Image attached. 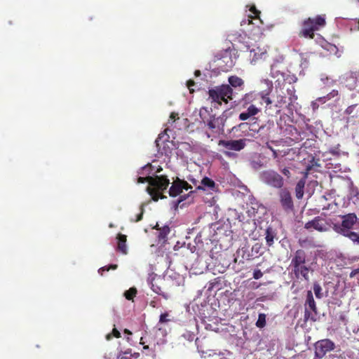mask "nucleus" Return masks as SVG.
<instances>
[{"label":"nucleus","instance_id":"4","mask_svg":"<svg viewBox=\"0 0 359 359\" xmlns=\"http://www.w3.org/2000/svg\"><path fill=\"white\" fill-rule=\"evenodd\" d=\"M208 95L212 102L222 105V102L228 104L233 99V90L228 84H222L209 89Z\"/></svg>","mask_w":359,"mask_h":359},{"label":"nucleus","instance_id":"14","mask_svg":"<svg viewBox=\"0 0 359 359\" xmlns=\"http://www.w3.org/2000/svg\"><path fill=\"white\" fill-rule=\"evenodd\" d=\"M359 80L358 72H351L345 79L346 86L350 90L355 89Z\"/></svg>","mask_w":359,"mask_h":359},{"label":"nucleus","instance_id":"27","mask_svg":"<svg viewBox=\"0 0 359 359\" xmlns=\"http://www.w3.org/2000/svg\"><path fill=\"white\" fill-rule=\"evenodd\" d=\"M266 325V315L264 313H259L258 320L256 322V326L259 328H263Z\"/></svg>","mask_w":359,"mask_h":359},{"label":"nucleus","instance_id":"58","mask_svg":"<svg viewBox=\"0 0 359 359\" xmlns=\"http://www.w3.org/2000/svg\"><path fill=\"white\" fill-rule=\"evenodd\" d=\"M153 303H154V302H151V305H152V306H153V307H155V305H154V304H153Z\"/></svg>","mask_w":359,"mask_h":359},{"label":"nucleus","instance_id":"54","mask_svg":"<svg viewBox=\"0 0 359 359\" xmlns=\"http://www.w3.org/2000/svg\"><path fill=\"white\" fill-rule=\"evenodd\" d=\"M195 75H196V76H197L201 75V72H200L199 70H196V71L195 72Z\"/></svg>","mask_w":359,"mask_h":359},{"label":"nucleus","instance_id":"5","mask_svg":"<svg viewBox=\"0 0 359 359\" xmlns=\"http://www.w3.org/2000/svg\"><path fill=\"white\" fill-rule=\"evenodd\" d=\"M260 180L267 186L280 189L285 184L284 178L273 170H266L262 171L259 175Z\"/></svg>","mask_w":359,"mask_h":359},{"label":"nucleus","instance_id":"59","mask_svg":"<svg viewBox=\"0 0 359 359\" xmlns=\"http://www.w3.org/2000/svg\"><path fill=\"white\" fill-rule=\"evenodd\" d=\"M153 303H154V302H151V305H152V306H153V307H155V305H154V304H153Z\"/></svg>","mask_w":359,"mask_h":359},{"label":"nucleus","instance_id":"18","mask_svg":"<svg viewBox=\"0 0 359 359\" xmlns=\"http://www.w3.org/2000/svg\"><path fill=\"white\" fill-rule=\"evenodd\" d=\"M182 187L181 180L177 178L172 182V186L169 189L170 196L172 197H175L180 194L182 192Z\"/></svg>","mask_w":359,"mask_h":359},{"label":"nucleus","instance_id":"16","mask_svg":"<svg viewBox=\"0 0 359 359\" xmlns=\"http://www.w3.org/2000/svg\"><path fill=\"white\" fill-rule=\"evenodd\" d=\"M117 250L123 255H126L128 253L126 245L127 236L124 234L118 233L117 236Z\"/></svg>","mask_w":359,"mask_h":359},{"label":"nucleus","instance_id":"24","mask_svg":"<svg viewBox=\"0 0 359 359\" xmlns=\"http://www.w3.org/2000/svg\"><path fill=\"white\" fill-rule=\"evenodd\" d=\"M342 236L348 238L353 243L359 244V233L349 231L347 233L342 234Z\"/></svg>","mask_w":359,"mask_h":359},{"label":"nucleus","instance_id":"44","mask_svg":"<svg viewBox=\"0 0 359 359\" xmlns=\"http://www.w3.org/2000/svg\"><path fill=\"white\" fill-rule=\"evenodd\" d=\"M262 248V245L259 243H255L252 248V252H255L256 254L259 252L260 249Z\"/></svg>","mask_w":359,"mask_h":359},{"label":"nucleus","instance_id":"32","mask_svg":"<svg viewBox=\"0 0 359 359\" xmlns=\"http://www.w3.org/2000/svg\"><path fill=\"white\" fill-rule=\"evenodd\" d=\"M113 337H115L116 338L121 337V333L116 328H114L112 330L111 333H109L106 335V339L110 340L112 339Z\"/></svg>","mask_w":359,"mask_h":359},{"label":"nucleus","instance_id":"49","mask_svg":"<svg viewBox=\"0 0 359 359\" xmlns=\"http://www.w3.org/2000/svg\"><path fill=\"white\" fill-rule=\"evenodd\" d=\"M358 273H359V268H358V269H356L353 270V271L351 272V273H350L349 276H350V278H353V277H354L356 274H358Z\"/></svg>","mask_w":359,"mask_h":359},{"label":"nucleus","instance_id":"21","mask_svg":"<svg viewBox=\"0 0 359 359\" xmlns=\"http://www.w3.org/2000/svg\"><path fill=\"white\" fill-rule=\"evenodd\" d=\"M265 235H266L265 239H266L267 245L269 247L272 246L274 243V238L276 236V233L275 230H273L272 227L269 226L266 229Z\"/></svg>","mask_w":359,"mask_h":359},{"label":"nucleus","instance_id":"48","mask_svg":"<svg viewBox=\"0 0 359 359\" xmlns=\"http://www.w3.org/2000/svg\"><path fill=\"white\" fill-rule=\"evenodd\" d=\"M187 87L189 88V89L190 92H191H191H193V91H194V90L191 89V86H194L195 85V82H194V81L191 80V79H190V80H189V81H187Z\"/></svg>","mask_w":359,"mask_h":359},{"label":"nucleus","instance_id":"33","mask_svg":"<svg viewBox=\"0 0 359 359\" xmlns=\"http://www.w3.org/2000/svg\"><path fill=\"white\" fill-rule=\"evenodd\" d=\"M118 267L117 264H110L109 266H104L102 268H100L98 271L99 273H100L102 276L103 275V271H109L110 269L115 270Z\"/></svg>","mask_w":359,"mask_h":359},{"label":"nucleus","instance_id":"50","mask_svg":"<svg viewBox=\"0 0 359 359\" xmlns=\"http://www.w3.org/2000/svg\"><path fill=\"white\" fill-rule=\"evenodd\" d=\"M177 116H178V114H176V113H175V112H172V113L170 114V118L171 119H172V120H174V121H175L176 118H178Z\"/></svg>","mask_w":359,"mask_h":359},{"label":"nucleus","instance_id":"23","mask_svg":"<svg viewBox=\"0 0 359 359\" xmlns=\"http://www.w3.org/2000/svg\"><path fill=\"white\" fill-rule=\"evenodd\" d=\"M170 231V227L167 225L163 226L161 229H159V233L158 235V241H165L167 238L168 235Z\"/></svg>","mask_w":359,"mask_h":359},{"label":"nucleus","instance_id":"12","mask_svg":"<svg viewBox=\"0 0 359 359\" xmlns=\"http://www.w3.org/2000/svg\"><path fill=\"white\" fill-rule=\"evenodd\" d=\"M304 228L306 229H314L320 232L326 231L327 230L325 220L319 216L316 217L313 219L306 222Z\"/></svg>","mask_w":359,"mask_h":359},{"label":"nucleus","instance_id":"25","mask_svg":"<svg viewBox=\"0 0 359 359\" xmlns=\"http://www.w3.org/2000/svg\"><path fill=\"white\" fill-rule=\"evenodd\" d=\"M137 290L135 287H130L129 290L124 292V296L128 300H133L134 297L137 294Z\"/></svg>","mask_w":359,"mask_h":359},{"label":"nucleus","instance_id":"36","mask_svg":"<svg viewBox=\"0 0 359 359\" xmlns=\"http://www.w3.org/2000/svg\"><path fill=\"white\" fill-rule=\"evenodd\" d=\"M250 11L253 14V18H259L260 11H258L255 6H252L250 8Z\"/></svg>","mask_w":359,"mask_h":359},{"label":"nucleus","instance_id":"51","mask_svg":"<svg viewBox=\"0 0 359 359\" xmlns=\"http://www.w3.org/2000/svg\"><path fill=\"white\" fill-rule=\"evenodd\" d=\"M275 68H276V65H271V76H274V74H275V73H274Z\"/></svg>","mask_w":359,"mask_h":359},{"label":"nucleus","instance_id":"57","mask_svg":"<svg viewBox=\"0 0 359 359\" xmlns=\"http://www.w3.org/2000/svg\"><path fill=\"white\" fill-rule=\"evenodd\" d=\"M153 303H154V302H151V305H152V306H153V307H155V305H154V304H153Z\"/></svg>","mask_w":359,"mask_h":359},{"label":"nucleus","instance_id":"56","mask_svg":"<svg viewBox=\"0 0 359 359\" xmlns=\"http://www.w3.org/2000/svg\"><path fill=\"white\" fill-rule=\"evenodd\" d=\"M162 170V168L161 167H159L157 170H156V172H160Z\"/></svg>","mask_w":359,"mask_h":359},{"label":"nucleus","instance_id":"29","mask_svg":"<svg viewBox=\"0 0 359 359\" xmlns=\"http://www.w3.org/2000/svg\"><path fill=\"white\" fill-rule=\"evenodd\" d=\"M358 195H359V191H358V188L351 185L350 187L349 195H348L349 199H353L354 198H358Z\"/></svg>","mask_w":359,"mask_h":359},{"label":"nucleus","instance_id":"39","mask_svg":"<svg viewBox=\"0 0 359 359\" xmlns=\"http://www.w3.org/2000/svg\"><path fill=\"white\" fill-rule=\"evenodd\" d=\"M250 117H251V116H250V114H249L248 113H247V111H243V112H242V113H241V114H239V116H238V118H239V119H240L241 121H246V120H248V118H250Z\"/></svg>","mask_w":359,"mask_h":359},{"label":"nucleus","instance_id":"6","mask_svg":"<svg viewBox=\"0 0 359 359\" xmlns=\"http://www.w3.org/2000/svg\"><path fill=\"white\" fill-rule=\"evenodd\" d=\"M318 316V309L314 300L313 293L311 290L306 292V299L304 304V320L305 322L309 320L315 322Z\"/></svg>","mask_w":359,"mask_h":359},{"label":"nucleus","instance_id":"2","mask_svg":"<svg viewBox=\"0 0 359 359\" xmlns=\"http://www.w3.org/2000/svg\"><path fill=\"white\" fill-rule=\"evenodd\" d=\"M137 182L140 184L145 182L149 183V186L147 187V191L151 196L153 201H158L159 198L163 199L166 198V196L161 193L165 190L170 184V181L166 176L156 175L155 177H139L137 178Z\"/></svg>","mask_w":359,"mask_h":359},{"label":"nucleus","instance_id":"13","mask_svg":"<svg viewBox=\"0 0 359 359\" xmlns=\"http://www.w3.org/2000/svg\"><path fill=\"white\" fill-rule=\"evenodd\" d=\"M259 95L260 93H257L256 91H250L243 95L241 100V103L243 107H246L249 104H252L255 100H258L259 98Z\"/></svg>","mask_w":359,"mask_h":359},{"label":"nucleus","instance_id":"28","mask_svg":"<svg viewBox=\"0 0 359 359\" xmlns=\"http://www.w3.org/2000/svg\"><path fill=\"white\" fill-rule=\"evenodd\" d=\"M273 102H275V107L280 108L286 102L285 97L282 95H278L276 96V100H274Z\"/></svg>","mask_w":359,"mask_h":359},{"label":"nucleus","instance_id":"9","mask_svg":"<svg viewBox=\"0 0 359 359\" xmlns=\"http://www.w3.org/2000/svg\"><path fill=\"white\" fill-rule=\"evenodd\" d=\"M278 196L280 205L285 212H290L294 209L293 200L288 189L282 188L279 189Z\"/></svg>","mask_w":359,"mask_h":359},{"label":"nucleus","instance_id":"53","mask_svg":"<svg viewBox=\"0 0 359 359\" xmlns=\"http://www.w3.org/2000/svg\"><path fill=\"white\" fill-rule=\"evenodd\" d=\"M124 332L128 334H132V332L128 329H125Z\"/></svg>","mask_w":359,"mask_h":359},{"label":"nucleus","instance_id":"34","mask_svg":"<svg viewBox=\"0 0 359 359\" xmlns=\"http://www.w3.org/2000/svg\"><path fill=\"white\" fill-rule=\"evenodd\" d=\"M144 212V205L142 204L140 208V213H138L136 215V218L134 219H132V221L135 222L141 221L142 219Z\"/></svg>","mask_w":359,"mask_h":359},{"label":"nucleus","instance_id":"46","mask_svg":"<svg viewBox=\"0 0 359 359\" xmlns=\"http://www.w3.org/2000/svg\"><path fill=\"white\" fill-rule=\"evenodd\" d=\"M181 185H182V190L183 189H185V190H189V189H191V187L190 184H188L187 182L184 181V180H181Z\"/></svg>","mask_w":359,"mask_h":359},{"label":"nucleus","instance_id":"8","mask_svg":"<svg viewBox=\"0 0 359 359\" xmlns=\"http://www.w3.org/2000/svg\"><path fill=\"white\" fill-rule=\"evenodd\" d=\"M334 348L335 344L332 340L329 339L319 340L314 344L315 358L321 359L327 353L333 351Z\"/></svg>","mask_w":359,"mask_h":359},{"label":"nucleus","instance_id":"38","mask_svg":"<svg viewBox=\"0 0 359 359\" xmlns=\"http://www.w3.org/2000/svg\"><path fill=\"white\" fill-rule=\"evenodd\" d=\"M168 313H162L159 318V323H165L170 321V319L168 318Z\"/></svg>","mask_w":359,"mask_h":359},{"label":"nucleus","instance_id":"45","mask_svg":"<svg viewBox=\"0 0 359 359\" xmlns=\"http://www.w3.org/2000/svg\"><path fill=\"white\" fill-rule=\"evenodd\" d=\"M151 290L156 292V294H161L163 295L164 297H165V296L163 294L161 293V289L160 287L158 286H156L154 285V284H151Z\"/></svg>","mask_w":359,"mask_h":359},{"label":"nucleus","instance_id":"17","mask_svg":"<svg viewBox=\"0 0 359 359\" xmlns=\"http://www.w3.org/2000/svg\"><path fill=\"white\" fill-rule=\"evenodd\" d=\"M212 109H208V107H201L199 111V116L201 119V121L205 125L211 118L214 116L215 114H212Z\"/></svg>","mask_w":359,"mask_h":359},{"label":"nucleus","instance_id":"1","mask_svg":"<svg viewBox=\"0 0 359 359\" xmlns=\"http://www.w3.org/2000/svg\"><path fill=\"white\" fill-rule=\"evenodd\" d=\"M290 267L291 268L290 275L296 280L302 278L309 281V272L313 271L311 266L306 264V254L302 249L297 250L292 255Z\"/></svg>","mask_w":359,"mask_h":359},{"label":"nucleus","instance_id":"19","mask_svg":"<svg viewBox=\"0 0 359 359\" xmlns=\"http://www.w3.org/2000/svg\"><path fill=\"white\" fill-rule=\"evenodd\" d=\"M268 86H269L268 89L266 90L260 92V95H259V97H261L264 100V102L266 103V107L273 103V101L271 100V98L269 96L272 90L273 85L271 83H268Z\"/></svg>","mask_w":359,"mask_h":359},{"label":"nucleus","instance_id":"30","mask_svg":"<svg viewBox=\"0 0 359 359\" xmlns=\"http://www.w3.org/2000/svg\"><path fill=\"white\" fill-rule=\"evenodd\" d=\"M259 111L260 110L254 104H250L246 110L247 113H248L251 117L257 115Z\"/></svg>","mask_w":359,"mask_h":359},{"label":"nucleus","instance_id":"22","mask_svg":"<svg viewBox=\"0 0 359 359\" xmlns=\"http://www.w3.org/2000/svg\"><path fill=\"white\" fill-rule=\"evenodd\" d=\"M306 182L304 180H299L295 187V196L298 199L302 198L304 194Z\"/></svg>","mask_w":359,"mask_h":359},{"label":"nucleus","instance_id":"37","mask_svg":"<svg viewBox=\"0 0 359 359\" xmlns=\"http://www.w3.org/2000/svg\"><path fill=\"white\" fill-rule=\"evenodd\" d=\"M311 165H308L306 167L305 171L302 172L303 174V177L300 180H304V182H306V180L308 178L309 173V171L311 170Z\"/></svg>","mask_w":359,"mask_h":359},{"label":"nucleus","instance_id":"26","mask_svg":"<svg viewBox=\"0 0 359 359\" xmlns=\"http://www.w3.org/2000/svg\"><path fill=\"white\" fill-rule=\"evenodd\" d=\"M313 292H314V294L316 297V298L318 299H321L323 295V292H322V287L320 285L319 283H318L317 282H315L313 283Z\"/></svg>","mask_w":359,"mask_h":359},{"label":"nucleus","instance_id":"52","mask_svg":"<svg viewBox=\"0 0 359 359\" xmlns=\"http://www.w3.org/2000/svg\"><path fill=\"white\" fill-rule=\"evenodd\" d=\"M296 81H297V78H296L295 76H293L291 78V80L290 81V83H291V82H295Z\"/></svg>","mask_w":359,"mask_h":359},{"label":"nucleus","instance_id":"7","mask_svg":"<svg viewBox=\"0 0 359 359\" xmlns=\"http://www.w3.org/2000/svg\"><path fill=\"white\" fill-rule=\"evenodd\" d=\"M341 223L340 226L335 225V231L341 235L347 233L353 228V226L358 221V218L355 213H348L340 216Z\"/></svg>","mask_w":359,"mask_h":359},{"label":"nucleus","instance_id":"55","mask_svg":"<svg viewBox=\"0 0 359 359\" xmlns=\"http://www.w3.org/2000/svg\"><path fill=\"white\" fill-rule=\"evenodd\" d=\"M154 229L159 231V229H161V228L159 227V225L158 224H156V226L154 227Z\"/></svg>","mask_w":359,"mask_h":359},{"label":"nucleus","instance_id":"11","mask_svg":"<svg viewBox=\"0 0 359 359\" xmlns=\"http://www.w3.org/2000/svg\"><path fill=\"white\" fill-rule=\"evenodd\" d=\"M225 118L224 116H214L210 120L205 126L215 133H221L224 132Z\"/></svg>","mask_w":359,"mask_h":359},{"label":"nucleus","instance_id":"15","mask_svg":"<svg viewBox=\"0 0 359 359\" xmlns=\"http://www.w3.org/2000/svg\"><path fill=\"white\" fill-rule=\"evenodd\" d=\"M228 81L229 83L228 85L230 86L232 89L233 88L235 89H238V90H243L244 88L245 82L241 78L238 77V76H230L228 78Z\"/></svg>","mask_w":359,"mask_h":359},{"label":"nucleus","instance_id":"41","mask_svg":"<svg viewBox=\"0 0 359 359\" xmlns=\"http://www.w3.org/2000/svg\"><path fill=\"white\" fill-rule=\"evenodd\" d=\"M263 276V273L259 269H255L253 272V278L256 280L261 278Z\"/></svg>","mask_w":359,"mask_h":359},{"label":"nucleus","instance_id":"40","mask_svg":"<svg viewBox=\"0 0 359 359\" xmlns=\"http://www.w3.org/2000/svg\"><path fill=\"white\" fill-rule=\"evenodd\" d=\"M253 19L254 18H253L252 15H248L246 19H244L241 21V25L243 26L245 24L250 25V24H252V21Z\"/></svg>","mask_w":359,"mask_h":359},{"label":"nucleus","instance_id":"3","mask_svg":"<svg viewBox=\"0 0 359 359\" xmlns=\"http://www.w3.org/2000/svg\"><path fill=\"white\" fill-rule=\"evenodd\" d=\"M326 25L325 15H318L314 18H308L302 22V28L298 33L300 38L313 39L315 32Z\"/></svg>","mask_w":359,"mask_h":359},{"label":"nucleus","instance_id":"31","mask_svg":"<svg viewBox=\"0 0 359 359\" xmlns=\"http://www.w3.org/2000/svg\"><path fill=\"white\" fill-rule=\"evenodd\" d=\"M337 96H338V90H333L330 93H328L326 96H325L323 97H320V98H319V100H324V102H325L326 100H330L332 98H334Z\"/></svg>","mask_w":359,"mask_h":359},{"label":"nucleus","instance_id":"10","mask_svg":"<svg viewBox=\"0 0 359 359\" xmlns=\"http://www.w3.org/2000/svg\"><path fill=\"white\" fill-rule=\"evenodd\" d=\"M219 145L224 147L229 150H233L236 151H239L245 148L246 145V140L245 139H240V140H219Z\"/></svg>","mask_w":359,"mask_h":359},{"label":"nucleus","instance_id":"42","mask_svg":"<svg viewBox=\"0 0 359 359\" xmlns=\"http://www.w3.org/2000/svg\"><path fill=\"white\" fill-rule=\"evenodd\" d=\"M357 107H358V104H353V105L348 107L346 108V109L345 110V113L348 115L352 114L353 113L355 108Z\"/></svg>","mask_w":359,"mask_h":359},{"label":"nucleus","instance_id":"47","mask_svg":"<svg viewBox=\"0 0 359 359\" xmlns=\"http://www.w3.org/2000/svg\"><path fill=\"white\" fill-rule=\"evenodd\" d=\"M151 165L150 163H148L147 165H146L145 166H144L142 168V170L145 172H147V174H150L151 173Z\"/></svg>","mask_w":359,"mask_h":359},{"label":"nucleus","instance_id":"20","mask_svg":"<svg viewBox=\"0 0 359 359\" xmlns=\"http://www.w3.org/2000/svg\"><path fill=\"white\" fill-rule=\"evenodd\" d=\"M202 186H198L197 187L198 189L205 190V187L208 188L210 190H214L216 187L215 182L210 178L208 177H205L201 180Z\"/></svg>","mask_w":359,"mask_h":359},{"label":"nucleus","instance_id":"43","mask_svg":"<svg viewBox=\"0 0 359 359\" xmlns=\"http://www.w3.org/2000/svg\"><path fill=\"white\" fill-rule=\"evenodd\" d=\"M280 171L283 173V175H285L286 177H287V178L291 177V172H290L289 168H287V167L284 168Z\"/></svg>","mask_w":359,"mask_h":359},{"label":"nucleus","instance_id":"35","mask_svg":"<svg viewBox=\"0 0 359 359\" xmlns=\"http://www.w3.org/2000/svg\"><path fill=\"white\" fill-rule=\"evenodd\" d=\"M325 48L327 49L330 53H336L338 50L337 47L335 45L331 43L326 44Z\"/></svg>","mask_w":359,"mask_h":359}]
</instances>
